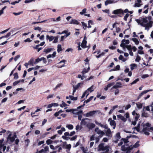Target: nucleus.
Instances as JSON below:
<instances>
[{"mask_svg":"<svg viewBox=\"0 0 153 153\" xmlns=\"http://www.w3.org/2000/svg\"><path fill=\"white\" fill-rule=\"evenodd\" d=\"M145 126H146V127H150V126H151V124L149 123H147L145 124V125L143 126L144 127Z\"/></svg>","mask_w":153,"mask_h":153,"instance_id":"4d7b16f0","label":"nucleus"},{"mask_svg":"<svg viewBox=\"0 0 153 153\" xmlns=\"http://www.w3.org/2000/svg\"><path fill=\"white\" fill-rule=\"evenodd\" d=\"M120 47L123 48H124L125 47H126V45L124 43H122L120 45Z\"/></svg>","mask_w":153,"mask_h":153,"instance_id":"69168bd1","label":"nucleus"},{"mask_svg":"<svg viewBox=\"0 0 153 153\" xmlns=\"http://www.w3.org/2000/svg\"><path fill=\"white\" fill-rule=\"evenodd\" d=\"M139 142H140L139 141H137L134 144V145L132 147H133V148H136L138 147L140 145L139 144Z\"/></svg>","mask_w":153,"mask_h":153,"instance_id":"393cba45","label":"nucleus"},{"mask_svg":"<svg viewBox=\"0 0 153 153\" xmlns=\"http://www.w3.org/2000/svg\"><path fill=\"white\" fill-rule=\"evenodd\" d=\"M152 91V90H148L143 91L138 96L137 99L136 100V101L139 100L143 94H146L148 92L151 91Z\"/></svg>","mask_w":153,"mask_h":153,"instance_id":"6e6552de","label":"nucleus"},{"mask_svg":"<svg viewBox=\"0 0 153 153\" xmlns=\"http://www.w3.org/2000/svg\"><path fill=\"white\" fill-rule=\"evenodd\" d=\"M128 12V10L127 9H125L124 11L122 9H120L114 10L113 13L114 14H122L123 15H124V13H127Z\"/></svg>","mask_w":153,"mask_h":153,"instance_id":"f03ea898","label":"nucleus"},{"mask_svg":"<svg viewBox=\"0 0 153 153\" xmlns=\"http://www.w3.org/2000/svg\"><path fill=\"white\" fill-rule=\"evenodd\" d=\"M99 112L98 114L100 113L99 110L93 111H90L89 112L86 113L85 115L86 117H88L90 116H93L94 114H96L97 113Z\"/></svg>","mask_w":153,"mask_h":153,"instance_id":"39448f33","label":"nucleus"},{"mask_svg":"<svg viewBox=\"0 0 153 153\" xmlns=\"http://www.w3.org/2000/svg\"><path fill=\"white\" fill-rule=\"evenodd\" d=\"M119 59L120 60H122L123 62H125L126 60V59L124 58L123 56L122 55H120L119 57Z\"/></svg>","mask_w":153,"mask_h":153,"instance_id":"cd10ccee","label":"nucleus"},{"mask_svg":"<svg viewBox=\"0 0 153 153\" xmlns=\"http://www.w3.org/2000/svg\"><path fill=\"white\" fill-rule=\"evenodd\" d=\"M71 24H75L76 25H79L80 24L79 22L78 21L75 19H72L71 21L69 23Z\"/></svg>","mask_w":153,"mask_h":153,"instance_id":"ddd939ff","label":"nucleus"},{"mask_svg":"<svg viewBox=\"0 0 153 153\" xmlns=\"http://www.w3.org/2000/svg\"><path fill=\"white\" fill-rule=\"evenodd\" d=\"M90 68L89 67H88L87 69L84 68L82 72V73L83 75H84V74L88 72Z\"/></svg>","mask_w":153,"mask_h":153,"instance_id":"412c9836","label":"nucleus"},{"mask_svg":"<svg viewBox=\"0 0 153 153\" xmlns=\"http://www.w3.org/2000/svg\"><path fill=\"white\" fill-rule=\"evenodd\" d=\"M87 94V91H86L82 95L81 98H83L84 97L86 94Z\"/></svg>","mask_w":153,"mask_h":153,"instance_id":"052dcab7","label":"nucleus"},{"mask_svg":"<svg viewBox=\"0 0 153 153\" xmlns=\"http://www.w3.org/2000/svg\"><path fill=\"white\" fill-rule=\"evenodd\" d=\"M52 50H53V49L52 48H45L43 52L46 53H48Z\"/></svg>","mask_w":153,"mask_h":153,"instance_id":"a211bd4d","label":"nucleus"},{"mask_svg":"<svg viewBox=\"0 0 153 153\" xmlns=\"http://www.w3.org/2000/svg\"><path fill=\"white\" fill-rule=\"evenodd\" d=\"M52 141L51 139H48L46 141V143L48 145H50L52 143Z\"/></svg>","mask_w":153,"mask_h":153,"instance_id":"37998d69","label":"nucleus"},{"mask_svg":"<svg viewBox=\"0 0 153 153\" xmlns=\"http://www.w3.org/2000/svg\"><path fill=\"white\" fill-rule=\"evenodd\" d=\"M122 83L121 82H117L116 84L114 85L112 87L113 88L115 89H117L118 88H121L122 86Z\"/></svg>","mask_w":153,"mask_h":153,"instance_id":"9b49d317","label":"nucleus"},{"mask_svg":"<svg viewBox=\"0 0 153 153\" xmlns=\"http://www.w3.org/2000/svg\"><path fill=\"white\" fill-rule=\"evenodd\" d=\"M47 20H44L42 21L41 22H33L32 23V24L33 25H34L36 24H38L39 23H42L43 22H46Z\"/></svg>","mask_w":153,"mask_h":153,"instance_id":"72a5a7b5","label":"nucleus"},{"mask_svg":"<svg viewBox=\"0 0 153 153\" xmlns=\"http://www.w3.org/2000/svg\"><path fill=\"white\" fill-rule=\"evenodd\" d=\"M114 82H113L110 83H109V84H108L107 86V87H105V88H104V89L105 90V91L108 90V88H110L111 86L114 85Z\"/></svg>","mask_w":153,"mask_h":153,"instance_id":"6ab92c4d","label":"nucleus"},{"mask_svg":"<svg viewBox=\"0 0 153 153\" xmlns=\"http://www.w3.org/2000/svg\"><path fill=\"white\" fill-rule=\"evenodd\" d=\"M76 138H77V136L75 135V136L70 138V140H72V141L74 140Z\"/></svg>","mask_w":153,"mask_h":153,"instance_id":"e2e57ef3","label":"nucleus"},{"mask_svg":"<svg viewBox=\"0 0 153 153\" xmlns=\"http://www.w3.org/2000/svg\"><path fill=\"white\" fill-rule=\"evenodd\" d=\"M66 127L68 128L69 129L71 130L74 128V126L73 125L71 124H69L67 125Z\"/></svg>","mask_w":153,"mask_h":153,"instance_id":"f704fd0d","label":"nucleus"},{"mask_svg":"<svg viewBox=\"0 0 153 153\" xmlns=\"http://www.w3.org/2000/svg\"><path fill=\"white\" fill-rule=\"evenodd\" d=\"M87 41H86V36H85L84 37V39L82 41L81 46V47L84 48H86V45L87 44Z\"/></svg>","mask_w":153,"mask_h":153,"instance_id":"1a4fd4ad","label":"nucleus"},{"mask_svg":"<svg viewBox=\"0 0 153 153\" xmlns=\"http://www.w3.org/2000/svg\"><path fill=\"white\" fill-rule=\"evenodd\" d=\"M100 137V136H98V137H96L95 139L96 140V143H97L98 142L100 138L101 137Z\"/></svg>","mask_w":153,"mask_h":153,"instance_id":"bf43d9fd","label":"nucleus"},{"mask_svg":"<svg viewBox=\"0 0 153 153\" xmlns=\"http://www.w3.org/2000/svg\"><path fill=\"white\" fill-rule=\"evenodd\" d=\"M126 47L127 48V49L128 51H129L131 50L132 48L131 47V46L130 45H126Z\"/></svg>","mask_w":153,"mask_h":153,"instance_id":"3c124183","label":"nucleus"},{"mask_svg":"<svg viewBox=\"0 0 153 153\" xmlns=\"http://www.w3.org/2000/svg\"><path fill=\"white\" fill-rule=\"evenodd\" d=\"M95 126V125L92 123H88L87 124V127L89 129H92Z\"/></svg>","mask_w":153,"mask_h":153,"instance_id":"4468645a","label":"nucleus"},{"mask_svg":"<svg viewBox=\"0 0 153 153\" xmlns=\"http://www.w3.org/2000/svg\"><path fill=\"white\" fill-rule=\"evenodd\" d=\"M25 142L26 143V146H28V145L30 142L29 139H27L26 140H25Z\"/></svg>","mask_w":153,"mask_h":153,"instance_id":"6e6d98bb","label":"nucleus"},{"mask_svg":"<svg viewBox=\"0 0 153 153\" xmlns=\"http://www.w3.org/2000/svg\"><path fill=\"white\" fill-rule=\"evenodd\" d=\"M12 135L11 134H9L8 137L7 138V141H10L11 142H13L14 141V138H13V137H11V136Z\"/></svg>","mask_w":153,"mask_h":153,"instance_id":"f8f14e48","label":"nucleus"},{"mask_svg":"<svg viewBox=\"0 0 153 153\" xmlns=\"http://www.w3.org/2000/svg\"><path fill=\"white\" fill-rule=\"evenodd\" d=\"M126 42L125 44L128 45L129 43V41L128 40H126L125 39H123L122 41V43H124Z\"/></svg>","mask_w":153,"mask_h":153,"instance_id":"4c0bfd02","label":"nucleus"},{"mask_svg":"<svg viewBox=\"0 0 153 153\" xmlns=\"http://www.w3.org/2000/svg\"><path fill=\"white\" fill-rule=\"evenodd\" d=\"M94 86L93 85L91 86V87L89 88H88L86 91H87L88 94H87L86 96V98L87 97V96L89 95V91L90 92H91L93 91H94L93 89Z\"/></svg>","mask_w":153,"mask_h":153,"instance_id":"2eb2a0df","label":"nucleus"},{"mask_svg":"<svg viewBox=\"0 0 153 153\" xmlns=\"http://www.w3.org/2000/svg\"><path fill=\"white\" fill-rule=\"evenodd\" d=\"M62 137L63 139H64V140H68L69 139H70V138L69 137H67V136H62Z\"/></svg>","mask_w":153,"mask_h":153,"instance_id":"603ef678","label":"nucleus"},{"mask_svg":"<svg viewBox=\"0 0 153 153\" xmlns=\"http://www.w3.org/2000/svg\"><path fill=\"white\" fill-rule=\"evenodd\" d=\"M31 40H30V38H27L26 39H25L24 40V42H31Z\"/></svg>","mask_w":153,"mask_h":153,"instance_id":"774afa93","label":"nucleus"},{"mask_svg":"<svg viewBox=\"0 0 153 153\" xmlns=\"http://www.w3.org/2000/svg\"><path fill=\"white\" fill-rule=\"evenodd\" d=\"M143 128L142 130V131L144 133V134L147 135H149L150 134V133L148 132L147 131H151V130L150 129V127H144Z\"/></svg>","mask_w":153,"mask_h":153,"instance_id":"0eeeda50","label":"nucleus"},{"mask_svg":"<svg viewBox=\"0 0 153 153\" xmlns=\"http://www.w3.org/2000/svg\"><path fill=\"white\" fill-rule=\"evenodd\" d=\"M136 116H135V120L136 121H137L140 117V115L139 114H136Z\"/></svg>","mask_w":153,"mask_h":153,"instance_id":"5fc2aeb1","label":"nucleus"},{"mask_svg":"<svg viewBox=\"0 0 153 153\" xmlns=\"http://www.w3.org/2000/svg\"><path fill=\"white\" fill-rule=\"evenodd\" d=\"M132 40L133 42H135V44L136 45H138L139 44V42L137 38H133L132 39Z\"/></svg>","mask_w":153,"mask_h":153,"instance_id":"c85d7f7f","label":"nucleus"},{"mask_svg":"<svg viewBox=\"0 0 153 153\" xmlns=\"http://www.w3.org/2000/svg\"><path fill=\"white\" fill-rule=\"evenodd\" d=\"M19 82H20V81H19V80L16 81L14 82L13 83V85L14 86H16V85H17Z\"/></svg>","mask_w":153,"mask_h":153,"instance_id":"13d9d810","label":"nucleus"},{"mask_svg":"<svg viewBox=\"0 0 153 153\" xmlns=\"http://www.w3.org/2000/svg\"><path fill=\"white\" fill-rule=\"evenodd\" d=\"M96 123L98 125L101 126V127L107 129V131L105 132V134L107 136H109V135L111 133V131L110 128H108V126L107 124L102 125L101 123L96 122Z\"/></svg>","mask_w":153,"mask_h":153,"instance_id":"f257e3e1","label":"nucleus"},{"mask_svg":"<svg viewBox=\"0 0 153 153\" xmlns=\"http://www.w3.org/2000/svg\"><path fill=\"white\" fill-rule=\"evenodd\" d=\"M7 7V6H5L3 7L2 9L0 10V16L3 14L4 13V10Z\"/></svg>","mask_w":153,"mask_h":153,"instance_id":"a19ab883","label":"nucleus"},{"mask_svg":"<svg viewBox=\"0 0 153 153\" xmlns=\"http://www.w3.org/2000/svg\"><path fill=\"white\" fill-rule=\"evenodd\" d=\"M115 139H117L119 140L121 138V136L120 135V132L117 133L115 137Z\"/></svg>","mask_w":153,"mask_h":153,"instance_id":"5701e85b","label":"nucleus"},{"mask_svg":"<svg viewBox=\"0 0 153 153\" xmlns=\"http://www.w3.org/2000/svg\"><path fill=\"white\" fill-rule=\"evenodd\" d=\"M76 111V109H66V111L67 112H71V111L73 112V111Z\"/></svg>","mask_w":153,"mask_h":153,"instance_id":"864d4df0","label":"nucleus"},{"mask_svg":"<svg viewBox=\"0 0 153 153\" xmlns=\"http://www.w3.org/2000/svg\"><path fill=\"white\" fill-rule=\"evenodd\" d=\"M141 116L142 117H149V114L148 113L143 112L141 114Z\"/></svg>","mask_w":153,"mask_h":153,"instance_id":"7c9ffc66","label":"nucleus"},{"mask_svg":"<svg viewBox=\"0 0 153 153\" xmlns=\"http://www.w3.org/2000/svg\"><path fill=\"white\" fill-rule=\"evenodd\" d=\"M81 83H78L77 85L75 86H73V94L74 95V93L76 92V89H78L80 86Z\"/></svg>","mask_w":153,"mask_h":153,"instance_id":"9d476101","label":"nucleus"},{"mask_svg":"<svg viewBox=\"0 0 153 153\" xmlns=\"http://www.w3.org/2000/svg\"><path fill=\"white\" fill-rule=\"evenodd\" d=\"M141 60L140 57L138 55H137L136 56V58L135 59V61L136 62H139Z\"/></svg>","mask_w":153,"mask_h":153,"instance_id":"58836bf2","label":"nucleus"},{"mask_svg":"<svg viewBox=\"0 0 153 153\" xmlns=\"http://www.w3.org/2000/svg\"><path fill=\"white\" fill-rule=\"evenodd\" d=\"M13 76H14V79H17L19 78L18 74L17 72L13 74Z\"/></svg>","mask_w":153,"mask_h":153,"instance_id":"79ce46f5","label":"nucleus"},{"mask_svg":"<svg viewBox=\"0 0 153 153\" xmlns=\"http://www.w3.org/2000/svg\"><path fill=\"white\" fill-rule=\"evenodd\" d=\"M108 121L110 122V124L111 126H113L116 125L115 122L114 120H112V118H109L108 120Z\"/></svg>","mask_w":153,"mask_h":153,"instance_id":"dca6fc26","label":"nucleus"},{"mask_svg":"<svg viewBox=\"0 0 153 153\" xmlns=\"http://www.w3.org/2000/svg\"><path fill=\"white\" fill-rule=\"evenodd\" d=\"M95 131L97 132L98 134H100V137H102L105 134V133L103 131H101V130L99 129L98 127L95 128Z\"/></svg>","mask_w":153,"mask_h":153,"instance_id":"423d86ee","label":"nucleus"},{"mask_svg":"<svg viewBox=\"0 0 153 153\" xmlns=\"http://www.w3.org/2000/svg\"><path fill=\"white\" fill-rule=\"evenodd\" d=\"M59 37V36H57L55 37L54 38V39L53 42V43H55L57 42Z\"/></svg>","mask_w":153,"mask_h":153,"instance_id":"e433bc0d","label":"nucleus"},{"mask_svg":"<svg viewBox=\"0 0 153 153\" xmlns=\"http://www.w3.org/2000/svg\"><path fill=\"white\" fill-rule=\"evenodd\" d=\"M133 149V147H131L130 146L126 147L124 145L122 146H121L122 150L126 152L125 153H130L131 150Z\"/></svg>","mask_w":153,"mask_h":153,"instance_id":"20e7f679","label":"nucleus"},{"mask_svg":"<svg viewBox=\"0 0 153 153\" xmlns=\"http://www.w3.org/2000/svg\"><path fill=\"white\" fill-rule=\"evenodd\" d=\"M34 61V59L33 58H31L30 60L28 61V63L29 64V65H32V66H33V63Z\"/></svg>","mask_w":153,"mask_h":153,"instance_id":"473e14b6","label":"nucleus"},{"mask_svg":"<svg viewBox=\"0 0 153 153\" xmlns=\"http://www.w3.org/2000/svg\"><path fill=\"white\" fill-rule=\"evenodd\" d=\"M69 97L71 100H77V97H74L73 96L69 95Z\"/></svg>","mask_w":153,"mask_h":153,"instance_id":"2f4dec72","label":"nucleus"},{"mask_svg":"<svg viewBox=\"0 0 153 153\" xmlns=\"http://www.w3.org/2000/svg\"><path fill=\"white\" fill-rule=\"evenodd\" d=\"M129 14L128 13L126 14V15L124 16V19L125 21H126L127 20L128 17L129 16Z\"/></svg>","mask_w":153,"mask_h":153,"instance_id":"09e8293b","label":"nucleus"},{"mask_svg":"<svg viewBox=\"0 0 153 153\" xmlns=\"http://www.w3.org/2000/svg\"><path fill=\"white\" fill-rule=\"evenodd\" d=\"M20 56L19 55H17L14 58L15 61H16L20 57Z\"/></svg>","mask_w":153,"mask_h":153,"instance_id":"680f3d73","label":"nucleus"},{"mask_svg":"<svg viewBox=\"0 0 153 153\" xmlns=\"http://www.w3.org/2000/svg\"><path fill=\"white\" fill-rule=\"evenodd\" d=\"M34 29L35 30H38L39 31H40L41 30V28L39 27L38 26L35 27Z\"/></svg>","mask_w":153,"mask_h":153,"instance_id":"0e129e2a","label":"nucleus"},{"mask_svg":"<svg viewBox=\"0 0 153 153\" xmlns=\"http://www.w3.org/2000/svg\"><path fill=\"white\" fill-rule=\"evenodd\" d=\"M86 8L83 9L82 10V11L80 12V14L81 15H82V14H84V13H86Z\"/></svg>","mask_w":153,"mask_h":153,"instance_id":"de8ad7c7","label":"nucleus"},{"mask_svg":"<svg viewBox=\"0 0 153 153\" xmlns=\"http://www.w3.org/2000/svg\"><path fill=\"white\" fill-rule=\"evenodd\" d=\"M140 25L141 26L145 27V29L147 30H149V27H151L152 26V24L151 21H150L149 23L145 24H143V23H140Z\"/></svg>","mask_w":153,"mask_h":153,"instance_id":"7ed1b4c3","label":"nucleus"},{"mask_svg":"<svg viewBox=\"0 0 153 153\" xmlns=\"http://www.w3.org/2000/svg\"><path fill=\"white\" fill-rule=\"evenodd\" d=\"M62 50L61 48V45L60 44H59L57 46V51L58 53L62 51Z\"/></svg>","mask_w":153,"mask_h":153,"instance_id":"bb28decb","label":"nucleus"},{"mask_svg":"<svg viewBox=\"0 0 153 153\" xmlns=\"http://www.w3.org/2000/svg\"><path fill=\"white\" fill-rule=\"evenodd\" d=\"M104 147V145L102 143H101L98 146V151H99L102 150V149H103Z\"/></svg>","mask_w":153,"mask_h":153,"instance_id":"4be33fe9","label":"nucleus"},{"mask_svg":"<svg viewBox=\"0 0 153 153\" xmlns=\"http://www.w3.org/2000/svg\"><path fill=\"white\" fill-rule=\"evenodd\" d=\"M117 117L118 118L122 120L123 122H125L126 121V119L121 114L117 115Z\"/></svg>","mask_w":153,"mask_h":153,"instance_id":"f3484780","label":"nucleus"},{"mask_svg":"<svg viewBox=\"0 0 153 153\" xmlns=\"http://www.w3.org/2000/svg\"><path fill=\"white\" fill-rule=\"evenodd\" d=\"M138 53L140 54H144V52L143 51L139 50L138 51Z\"/></svg>","mask_w":153,"mask_h":153,"instance_id":"338daca9","label":"nucleus"},{"mask_svg":"<svg viewBox=\"0 0 153 153\" xmlns=\"http://www.w3.org/2000/svg\"><path fill=\"white\" fill-rule=\"evenodd\" d=\"M55 37L53 36H49L48 35H47L46 36V39H49V42L52 41L54 38Z\"/></svg>","mask_w":153,"mask_h":153,"instance_id":"aec40b11","label":"nucleus"},{"mask_svg":"<svg viewBox=\"0 0 153 153\" xmlns=\"http://www.w3.org/2000/svg\"><path fill=\"white\" fill-rule=\"evenodd\" d=\"M137 107L139 109L141 108L142 107L143 105L141 103H140L139 104H137V103L136 104Z\"/></svg>","mask_w":153,"mask_h":153,"instance_id":"49530a36","label":"nucleus"},{"mask_svg":"<svg viewBox=\"0 0 153 153\" xmlns=\"http://www.w3.org/2000/svg\"><path fill=\"white\" fill-rule=\"evenodd\" d=\"M106 150V152H108L109 151V147L108 146H105L103 147V149H102V151Z\"/></svg>","mask_w":153,"mask_h":153,"instance_id":"b1692460","label":"nucleus"},{"mask_svg":"<svg viewBox=\"0 0 153 153\" xmlns=\"http://www.w3.org/2000/svg\"><path fill=\"white\" fill-rule=\"evenodd\" d=\"M121 140H123L124 143H127L129 142V141H128V140L126 138H122L121 139Z\"/></svg>","mask_w":153,"mask_h":153,"instance_id":"a18cd8bd","label":"nucleus"},{"mask_svg":"<svg viewBox=\"0 0 153 153\" xmlns=\"http://www.w3.org/2000/svg\"><path fill=\"white\" fill-rule=\"evenodd\" d=\"M113 1L111 0H107L105 3V6H107L108 4L112 3Z\"/></svg>","mask_w":153,"mask_h":153,"instance_id":"c756f323","label":"nucleus"},{"mask_svg":"<svg viewBox=\"0 0 153 153\" xmlns=\"http://www.w3.org/2000/svg\"><path fill=\"white\" fill-rule=\"evenodd\" d=\"M85 119H83L82 120L81 123V124H82L83 125H85L87 124V122L85 120Z\"/></svg>","mask_w":153,"mask_h":153,"instance_id":"c9c22d12","label":"nucleus"},{"mask_svg":"<svg viewBox=\"0 0 153 153\" xmlns=\"http://www.w3.org/2000/svg\"><path fill=\"white\" fill-rule=\"evenodd\" d=\"M139 80V79L138 78H137L136 79H135L131 83V85L133 84H135L136 83H137L138 81Z\"/></svg>","mask_w":153,"mask_h":153,"instance_id":"8fccbe9b","label":"nucleus"},{"mask_svg":"<svg viewBox=\"0 0 153 153\" xmlns=\"http://www.w3.org/2000/svg\"><path fill=\"white\" fill-rule=\"evenodd\" d=\"M147 18L146 17L145 18H143L142 20V22H141V23H143V24L144 23H146L148 22V20L147 19Z\"/></svg>","mask_w":153,"mask_h":153,"instance_id":"ea45409f","label":"nucleus"},{"mask_svg":"<svg viewBox=\"0 0 153 153\" xmlns=\"http://www.w3.org/2000/svg\"><path fill=\"white\" fill-rule=\"evenodd\" d=\"M140 124H139L138 125V126L137 127H135L134 129H136L137 131L139 132L140 131Z\"/></svg>","mask_w":153,"mask_h":153,"instance_id":"c03bdc74","label":"nucleus"},{"mask_svg":"<svg viewBox=\"0 0 153 153\" xmlns=\"http://www.w3.org/2000/svg\"><path fill=\"white\" fill-rule=\"evenodd\" d=\"M130 66H131L130 68L131 70H133L134 69V67H137V65L134 63L131 64Z\"/></svg>","mask_w":153,"mask_h":153,"instance_id":"a878e982","label":"nucleus"}]
</instances>
